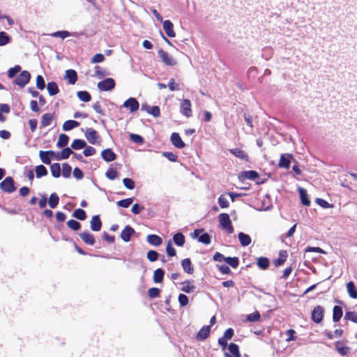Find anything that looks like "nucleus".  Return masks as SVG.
Returning <instances> with one entry per match:
<instances>
[{
  "instance_id": "f257e3e1",
  "label": "nucleus",
  "mask_w": 357,
  "mask_h": 357,
  "mask_svg": "<svg viewBox=\"0 0 357 357\" xmlns=\"http://www.w3.org/2000/svg\"><path fill=\"white\" fill-rule=\"evenodd\" d=\"M218 220L222 229H225L229 234H233L234 231L229 215L227 213H221L218 215Z\"/></svg>"
},
{
  "instance_id": "f03ea898",
  "label": "nucleus",
  "mask_w": 357,
  "mask_h": 357,
  "mask_svg": "<svg viewBox=\"0 0 357 357\" xmlns=\"http://www.w3.org/2000/svg\"><path fill=\"white\" fill-rule=\"evenodd\" d=\"M31 74L28 70H23L15 79L14 83L23 89L30 81Z\"/></svg>"
},
{
  "instance_id": "7ed1b4c3",
  "label": "nucleus",
  "mask_w": 357,
  "mask_h": 357,
  "mask_svg": "<svg viewBox=\"0 0 357 357\" xmlns=\"http://www.w3.org/2000/svg\"><path fill=\"white\" fill-rule=\"evenodd\" d=\"M0 189L7 193L15 191V181L11 176H7L0 183Z\"/></svg>"
},
{
  "instance_id": "20e7f679",
  "label": "nucleus",
  "mask_w": 357,
  "mask_h": 357,
  "mask_svg": "<svg viewBox=\"0 0 357 357\" xmlns=\"http://www.w3.org/2000/svg\"><path fill=\"white\" fill-rule=\"evenodd\" d=\"M203 229H195L193 232V237L198 238L200 243L205 245H209L211 242V236L208 233H204Z\"/></svg>"
},
{
  "instance_id": "39448f33",
  "label": "nucleus",
  "mask_w": 357,
  "mask_h": 357,
  "mask_svg": "<svg viewBox=\"0 0 357 357\" xmlns=\"http://www.w3.org/2000/svg\"><path fill=\"white\" fill-rule=\"evenodd\" d=\"M324 314V307L321 305H317L313 309L312 312L311 319L314 323L319 324L323 320Z\"/></svg>"
},
{
  "instance_id": "423d86ee",
  "label": "nucleus",
  "mask_w": 357,
  "mask_h": 357,
  "mask_svg": "<svg viewBox=\"0 0 357 357\" xmlns=\"http://www.w3.org/2000/svg\"><path fill=\"white\" fill-rule=\"evenodd\" d=\"M97 86L100 91H107L113 89L115 86V82L113 78H106L99 82Z\"/></svg>"
},
{
  "instance_id": "0eeeda50",
  "label": "nucleus",
  "mask_w": 357,
  "mask_h": 357,
  "mask_svg": "<svg viewBox=\"0 0 357 357\" xmlns=\"http://www.w3.org/2000/svg\"><path fill=\"white\" fill-rule=\"evenodd\" d=\"M234 335V330L231 328H227L224 335L218 339V344L221 346L222 350H225L227 347V341L230 340Z\"/></svg>"
},
{
  "instance_id": "6e6552de",
  "label": "nucleus",
  "mask_w": 357,
  "mask_h": 357,
  "mask_svg": "<svg viewBox=\"0 0 357 357\" xmlns=\"http://www.w3.org/2000/svg\"><path fill=\"white\" fill-rule=\"evenodd\" d=\"M158 55L162 59V62L167 66H172L177 63L176 59L171 56L168 52L162 49L158 50Z\"/></svg>"
},
{
  "instance_id": "1a4fd4ad",
  "label": "nucleus",
  "mask_w": 357,
  "mask_h": 357,
  "mask_svg": "<svg viewBox=\"0 0 357 357\" xmlns=\"http://www.w3.org/2000/svg\"><path fill=\"white\" fill-rule=\"evenodd\" d=\"M180 112L188 118L192 116L191 102L190 100H183L180 105Z\"/></svg>"
},
{
  "instance_id": "9d476101",
  "label": "nucleus",
  "mask_w": 357,
  "mask_h": 357,
  "mask_svg": "<svg viewBox=\"0 0 357 357\" xmlns=\"http://www.w3.org/2000/svg\"><path fill=\"white\" fill-rule=\"evenodd\" d=\"M39 156L42 162L46 165L51 164V158L55 157V152L53 151H40L39 152Z\"/></svg>"
},
{
  "instance_id": "9b49d317",
  "label": "nucleus",
  "mask_w": 357,
  "mask_h": 357,
  "mask_svg": "<svg viewBox=\"0 0 357 357\" xmlns=\"http://www.w3.org/2000/svg\"><path fill=\"white\" fill-rule=\"evenodd\" d=\"M163 29L167 34V36L170 38H173L176 36V33L174 30V24L173 23L169 20H166L162 21Z\"/></svg>"
},
{
  "instance_id": "f8f14e48",
  "label": "nucleus",
  "mask_w": 357,
  "mask_h": 357,
  "mask_svg": "<svg viewBox=\"0 0 357 357\" xmlns=\"http://www.w3.org/2000/svg\"><path fill=\"white\" fill-rule=\"evenodd\" d=\"M170 141L172 144L178 149H183L185 146V143L183 142L180 135L178 132H173L171 135Z\"/></svg>"
},
{
  "instance_id": "ddd939ff",
  "label": "nucleus",
  "mask_w": 357,
  "mask_h": 357,
  "mask_svg": "<svg viewBox=\"0 0 357 357\" xmlns=\"http://www.w3.org/2000/svg\"><path fill=\"white\" fill-rule=\"evenodd\" d=\"M211 326H203L196 335V340L203 341L206 340L210 335Z\"/></svg>"
},
{
  "instance_id": "4468645a",
  "label": "nucleus",
  "mask_w": 357,
  "mask_h": 357,
  "mask_svg": "<svg viewBox=\"0 0 357 357\" xmlns=\"http://www.w3.org/2000/svg\"><path fill=\"white\" fill-rule=\"evenodd\" d=\"M85 137L90 144H95L98 137V132L92 128H87L85 132Z\"/></svg>"
},
{
  "instance_id": "2eb2a0df",
  "label": "nucleus",
  "mask_w": 357,
  "mask_h": 357,
  "mask_svg": "<svg viewBox=\"0 0 357 357\" xmlns=\"http://www.w3.org/2000/svg\"><path fill=\"white\" fill-rule=\"evenodd\" d=\"M123 107L129 108L131 112L138 110L139 104L135 98H130L123 103Z\"/></svg>"
},
{
  "instance_id": "dca6fc26",
  "label": "nucleus",
  "mask_w": 357,
  "mask_h": 357,
  "mask_svg": "<svg viewBox=\"0 0 357 357\" xmlns=\"http://www.w3.org/2000/svg\"><path fill=\"white\" fill-rule=\"evenodd\" d=\"M230 354L225 353V357H241L238 346L235 343H230L228 346Z\"/></svg>"
},
{
  "instance_id": "f3484780",
  "label": "nucleus",
  "mask_w": 357,
  "mask_h": 357,
  "mask_svg": "<svg viewBox=\"0 0 357 357\" xmlns=\"http://www.w3.org/2000/svg\"><path fill=\"white\" fill-rule=\"evenodd\" d=\"M229 152L235 157L248 162L249 160V156L246 152L242 149L236 148L229 149Z\"/></svg>"
},
{
  "instance_id": "a211bd4d",
  "label": "nucleus",
  "mask_w": 357,
  "mask_h": 357,
  "mask_svg": "<svg viewBox=\"0 0 357 357\" xmlns=\"http://www.w3.org/2000/svg\"><path fill=\"white\" fill-rule=\"evenodd\" d=\"M81 239L87 245H93L96 243L95 238L93 234L89 231H84L79 234Z\"/></svg>"
},
{
  "instance_id": "6ab92c4d",
  "label": "nucleus",
  "mask_w": 357,
  "mask_h": 357,
  "mask_svg": "<svg viewBox=\"0 0 357 357\" xmlns=\"http://www.w3.org/2000/svg\"><path fill=\"white\" fill-rule=\"evenodd\" d=\"M135 230L132 227H131L130 225H127L121 231V239L125 241L128 242L130 241L131 236L134 234Z\"/></svg>"
},
{
  "instance_id": "aec40b11",
  "label": "nucleus",
  "mask_w": 357,
  "mask_h": 357,
  "mask_svg": "<svg viewBox=\"0 0 357 357\" xmlns=\"http://www.w3.org/2000/svg\"><path fill=\"white\" fill-rule=\"evenodd\" d=\"M292 158L291 154H282L280 155V161L278 163L279 167L289 169L290 167V158Z\"/></svg>"
},
{
  "instance_id": "412c9836",
  "label": "nucleus",
  "mask_w": 357,
  "mask_h": 357,
  "mask_svg": "<svg viewBox=\"0 0 357 357\" xmlns=\"http://www.w3.org/2000/svg\"><path fill=\"white\" fill-rule=\"evenodd\" d=\"M101 156L106 162H112L116 158V155L110 149H106L102 151Z\"/></svg>"
},
{
  "instance_id": "4be33fe9",
  "label": "nucleus",
  "mask_w": 357,
  "mask_h": 357,
  "mask_svg": "<svg viewBox=\"0 0 357 357\" xmlns=\"http://www.w3.org/2000/svg\"><path fill=\"white\" fill-rule=\"evenodd\" d=\"M65 79H68V83L75 84L77 81V74L75 70L69 69L66 71Z\"/></svg>"
},
{
  "instance_id": "5701e85b",
  "label": "nucleus",
  "mask_w": 357,
  "mask_h": 357,
  "mask_svg": "<svg viewBox=\"0 0 357 357\" xmlns=\"http://www.w3.org/2000/svg\"><path fill=\"white\" fill-rule=\"evenodd\" d=\"M91 229L94 231H98L101 229L102 222L99 215H94L91 220Z\"/></svg>"
},
{
  "instance_id": "b1692460",
  "label": "nucleus",
  "mask_w": 357,
  "mask_h": 357,
  "mask_svg": "<svg viewBox=\"0 0 357 357\" xmlns=\"http://www.w3.org/2000/svg\"><path fill=\"white\" fill-rule=\"evenodd\" d=\"M194 281L187 280L181 283V290L185 293L190 294L194 291L195 287L193 285Z\"/></svg>"
},
{
  "instance_id": "393cba45",
  "label": "nucleus",
  "mask_w": 357,
  "mask_h": 357,
  "mask_svg": "<svg viewBox=\"0 0 357 357\" xmlns=\"http://www.w3.org/2000/svg\"><path fill=\"white\" fill-rule=\"evenodd\" d=\"M181 266L183 271L192 275L194 273V268L192 266L191 260L189 258H185L181 261Z\"/></svg>"
},
{
  "instance_id": "a878e982",
  "label": "nucleus",
  "mask_w": 357,
  "mask_h": 357,
  "mask_svg": "<svg viewBox=\"0 0 357 357\" xmlns=\"http://www.w3.org/2000/svg\"><path fill=\"white\" fill-rule=\"evenodd\" d=\"M146 240L149 244L155 246H159L162 243V238L159 236L155 234L148 235Z\"/></svg>"
},
{
  "instance_id": "bb28decb",
  "label": "nucleus",
  "mask_w": 357,
  "mask_h": 357,
  "mask_svg": "<svg viewBox=\"0 0 357 357\" xmlns=\"http://www.w3.org/2000/svg\"><path fill=\"white\" fill-rule=\"evenodd\" d=\"M142 109L154 117H158L160 115V109L158 106L142 105Z\"/></svg>"
},
{
  "instance_id": "cd10ccee",
  "label": "nucleus",
  "mask_w": 357,
  "mask_h": 357,
  "mask_svg": "<svg viewBox=\"0 0 357 357\" xmlns=\"http://www.w3.org/2000/svg\"><path fill=\"white\" fill-rule=\"evenodd\" d=\"M73 153V151L69 147H66V148H63L62 149V151L60 153H59L57 155L55 154V158L56 160L67 159Z\"/></svg>"
},
{
  "instance_id": "c85d7f7f",
  "label": "nucleus",
  "mask_w": 357,
  "mask_h": 357,
  "mask_svg": "<svg viewBox=\"0 0 357 357\" xmlns=\"http://www.w3.org/2000/svg\"><path fill=\"white\" fill-rule=\"evenodd\" d=\"M343 311L340 306L335 305L333 309V321L337 322L342 317Z\"/></svg>"
},
{
  "instance_id": "c756f323",
  "label": "nucleus",
  "mask_w": 357,
  "mask_h": 357,
  "mask_svg": "<svg viewBox=\"0 0 357 357\" xmlns=\"http://www.w3.org/2000/svg\"><path fill=\"white\" fill-rule=\"evenodd\" d=\"M346 287L349 296L354 299L357 298V289L354 282H347Z\"/></svg>"
},
{
  "instance_id": "7c9ffc66",
  "label": "nucleus",
  "mask_w": 357,
  "mask_h": 357,
  "mask_svg": "<svg viewBox=\"0 0 357 357\" xmlns=\"http://www.w3.org/2000/svg\"><path fill=\"white\" fill-rule=\"evenodd\" d=\"M79 126V123L75 120H68L63 124V130L64 131H69L72 129L77 128Z\"/></svg>"
},
{
  "instance_id": "2f4dec72",
  "label": "nucleus",
  "mask_w": 357,
  "mask_h": 357,
  "mask_svg": "<svg viewBox=\"0 0 357 357\" xmlns=\"http://www.w3.org/2000/svg\"><path fill=\"white\" fill-rule=\"evenodd\" d=\"M257 265L261 270H266L270 265L269 259L267 257H260L257 259Z\"/></svg>"
},
{
  "instance_id": "473e14b6",
  "label": "nucleus",
  "mask_w": 357,
  "mask_h": 357,
  "mask_svg": "<svg viewBox=\"0 0 357 357\" xmlns=\"http://www.w3.org/2000/svg\"><path fill=\"white\" fill-rule=\"evenodd\" d=\"M238 239L241 245L243 247L249 245L252 241L250 236L243 232H240L238 234Z\"/></svg>"
},
{
  "instance_id": "72a5a7b5",
  "label": "nucleus",
  "mask_w": 357,
  "mask_h": 357,
  "mask_svg": "<svg viewBox=\"0 0 357 357\" xmlns=\"http://www.w3.org/2000/svg\"><path fill=\"white\" fill-rule=\"evenodd\" d=\"M335 349L337 351V352L341 356L347 355L349 353V349H350L349 347L343 346V343L340 341H337L335 342Z\"/></svg>"
},
{
  "instance_id": "f704fd0d",
  "label": "nucleus",
  "mask_w": 357,
  "mask_h": 357,
  "mask_svg": "<svg viewBox=\"0 0 357 357\" xmlns=\"http://www.w3.org/2000/svg\"><path fill=\"white\" fill-rule=\"evenodd\" d=\"M173 241L176 245L182 247L185 244V238L182 233L178 232L173 236Z\"/></svg>"
},
{
  "instance_id": "c9c22d12",
  "label": "nucleus",
  "mask_w": 357,
  "mask_h": 357,
  "mask_svg": "<svg viewBox=\"0 0 357 357\" xmlns=\"http://www.w3.org/2000/svg\"><path fill=\"white\" fill-rule=\"evenodd\" d=\"M54 119L53 114L47 113L42 116L41 117V126L42 127H46L50 125L52 121Z\"/></svg>"
},
{
  "instance_id": "e433bc0d",
  "label": "nucleus",
  "mask_w": 357,
  "mask_h": 357,
  "mask_svg": "<svg viewBox=\"0 0 357 357\" xmlns=\"http://www.w3.org/2000/svg\"><path fill=\"white\" fill-rule=\"evenodd\" d=\"M165 271L162 268L156 269L153 273V280L155 283H160L163 280Z\"/></svg>"
},
{
  "instance_id": "4c0bfd02",
  "label": "nucleus",
  "mask_w": 357,
  "mask_h": 357,
  "mask_svg": "<svg viewBox=\"0 0 357 357\" xmlns=\"http://www.w3.org/2000/svg\"><path fill=\"white\" fill-rule=\"evenodd\" d=\"M86 146V143L84 139H74L71 144L72 149L75 150H79Z\"/></svg>"
},
{
  "instance_id": "58836bf2",
  "label": "nucleus",
  "mask_w": 357,
  "mask_h": 357,
  "mask_svg": "<svg viewBox=\"0 0 357 357\" xmlns=\"http://www.w3.org/2000/svg\"><path fill=\"white\" fill-rule=\"evenodd\" d=\"M47 89L50 96H54L59 92L57 84L54 82H49L47 85Z\"/></svg>"
},
{
  "instance_id": "ea45409f",
  "label": "nucleus",
  "mask_w": 357,
  "mask_h": 357,
  "mask_svg": "<svg viewBox=\"0 0 357 357\" xmlns=\"http://www.w3.org/2000/svg\"><path fill=\"white\" fill-rule=\"evenodd\" d=\"M94 76L97 77L99 79L103 78L106 75H109V73L106 69L102 68L99 66H96L94 68Z\"/></svg>"
},
{
  "instance_id": "a19ab883",
  "label": "nucleus",
  "mask_w": 357,
  "mask_h": 357,
  "mask_svg": "<svg viewBox=\"0 0 357 357\" xmlns=\"http://www.w3.org/2000/svg\"><path fill=\"white\" fill-rule=\"evenodd\" d=\"M287 254L286 251H280L279 253L278 258L274 261V265L279 266L282 265L287 260Z\"/></svg>"
},
{
  "instance_id": "79ce46f5",
  "label": "nucleus",
  "mask_w": 357,
  "mask_h": 357,
  "mask_svg": "<svg viewBox=\"0 0 357 357\" xmlns=\"http://www.w3.org/2000/svg\"><path fill=\"white\" fill-rule=\"evenodd\" d=\"M50 171L52 173V175L55 177L58 178L61 176V166L59 163H53L50 166Z\"/></svg>"
},
{
  "instance_id": "37998d69",
  "label": "nucleus",
  "mask_w": 357,
  "mask_h": 357,
  "mask_svg": "<svg viewBox=\"0 0 357 357\" xmlns=\"http://www.w3.org/2000/svg\"><path fill=\"white\" fill-rule=\"evenodd\" d=\"M299 193L302 204L305 206H310V200L308 198L306 190L303 188H300Z\"/></svg>"
},
{
  "instance_id": "c03bdc74",
  "label": "nucleus",
  "mask_w": 357,
  "mask_h": 357,
  "mask_svg": "<svg viewBox=\"0 0 357 357\" xmlns=\"http://www.w3.org/2000/svg\"><path fill=\"white\" fill-rule=\"evenodd\" d=\"M59 202V197L55 193H52L49 198V205L52 208H54L57 206Z\"/></svg>"
},
{
  "instance_id": "a18cd8bd",
  "label": "nucleus",
  "mask_w": 357,
  "mask_h": 357,
  "mask_svg": "<svg viewBox=\"0 0 357 357\" xmlns=\"http://www.w3.org/2000/svg\"><path fill=\"white\" fill-rule=\"evenodd\" d=\"M77 96L80 100L85 102H89L91 99L90 93L86 91H78Z\"/></svg>"
},
{
  "instance_id": "49530a36",
  "label": "nucleus",
  "mask_w": 357,
  "mask_h": 357,
  "mask_svg": "<svg viewBox=\"0 0 357 357\" xmlns=\"http://www.w3.org/2000/svg\"><path fill=\"white\" fill-rule=\"evenodd\" d=\"M69 141V137L66 134H61L59 137L58 142L56 143L57 146L59 147H64L66 146Z\"/></svg>"
},
{
  "instance_id": "de8ad7c7",
  "label": "nucleus",
  "mask_w": 357,
  "mask_h": 357,
  "mask_svg": "<svg viewBox=\"0 0 357 357\" xmlns=\"http://www.w3.org/2000/svg\"><path fill=\"white\" fill-rule=\"evenodd\" d=\"M225 261L234 268H236L239 265V259L237 257H227Z\"/></svg>"
},
{
  "instance_id": "09e8293b",
  "label": "nucleus",
  "mask_w": 357,
  "mask_h": 357,
  "mask_svg": "<svg viewBox=\"0 0 357 357\" xmlns=\"http://www.w3.org/2000/svg\"><path fill=\"white\" fill-rule=\"evenodd\" d=\"M46 175H47V170L44 165H40L36 167V176L37 178H40Z\"/></svg>"
},
{
  "instance_id": "8fccbe9b",
  "label": "nucleus",
  "mask_w": 357,
  "mask_h": 357,
  "mask_svg": "<svg viewBox=\"0 0 357 357\" xmlns=\"http://www.w3.org/2000/svg\"><path fill=\"white\" fill-rule=\"evenodd\" d=\"M73 217L79 220H84L86 218V214L84 210L82 208H77L74 211Z\"/></svg>"
},
{
  "instance_id": "3c124183",
  "label": "nucleus",
  "mask_w": 357,
  "mask_h": 357,
  "mask_svg": "<svg viewBox=\"0 0 357 357\" xmlns=\"http://www.w3.org/2000/svg\"><path fill=\"white\" fill-rule=\"evenodd\" d=\"M105 176L109 180H114L118 177V172L115 169L109 167L106 172Z\"/></svg>"
},
{
  "instance_id": "603ef678",
  "label": "nucleus",
  "mask_w": 357,
  "mask_h": 357,
  "mask_svg": "<svg viewBox=\"0 0 357 357\" xmlns=\"http://www.w3.org/2000/svg\"><path fill=\"white\" fill-rule=\"evenodd\" d=\"M72 172L71 166L68 163H63L62 165V175L65 178H69Z\"/></svg>"
},
{
  "instance_id": "864d4df0",
  "label": "nucleus",
  "mask_w": 357,
  "mask_h": 357,
  "mask_svg": "<svg viewBox=\"0 0 357 357\" xmlns=\"http://www.w3.org/2000/svg\"><path fill=\"white\" fill-rule=\"evenodd\" d=\"M67 225L69 228H70L73 231H77L80 229L81 225L80 223L75 220H70L67 222Z\"/></svg>"
},
{
  "instance_id": "5fc2aeb1",
  "label": "nucleus",
  "mask_w": 357,
  "mask_h": 357,
  "mask_svg": "<svg viewBox=\"0 0 357 357\" xmlns=\"http://www.w3.org/2000/svg\"><path fill=\"white\" fill-rule=\"evenodd\" d=\"M218 204L222 208H228L229 206V203L225 195L222 194L218 197Z\"/></svg>"
},
{
  "instance_id": "6e6d98bb",
  "label": "nucleus",
  "mask_w": 357,
  "mask_h": 357,
  "mask_svg": "<svg viewBox=\"0 0 357 357\" xmlns=\"http://www.w3.org/2000/svg\"><path fill=\"white\" fill-rule=\"evenodd\" d=\"M148 295L151 298L159 297L160 295V289L157 287L150 288L148 291Z\"/></svg>"
},
{
  "instance_id": "4d7b16f0",
  "label": "nucleus",
  "mask_w": 357,
  "mask_h": 357,
  "mask_svg": "<svg viewBox=\"0 0 357 357\" xmlns=\"http://www.w3.org/2000/svg\"><path fill=\"white\" fill-rule=\"evenodd\" d=\"M344 319L357 323V314L355 312H347L344 315Z\"/></svg>"
},
{
  "instance_id": "13d9d810",
  "label": "nucleus",
  "mask_w": 357,
  "mask_h": 357,
  "mask_svg": "<svg viewBox=\"0 0 357 357\" xmlns=\"http://www.w3.org/2000/svg\"><path fill=\"white\" fill-rule=\"evenodd\" d=\"M166 252L168 256L169 257H174L176 255V250L172 246V243L171 240H169L167 242V246H166Z\"/></svg>"
},
{
  "instance_id": "bf43d9fd",
  "label": "nucleus",
  "mask_w": 357,
  "mask_h": 357,
  "mask_svg": "<svg viewBox=\"0 0 357 357\" xmlns=\"http://www.w3.org/2000/svg\"><path fill=\"white\" fill-rule=\"evenodd\" d=\"M132 198H127L117 202L116 204L120 207L128 208L132 203Z\"/></svg>"
},
{
  "instance_id": "052dcab7",
  "label": "nucleus",
  "mask_w": 357,
  "mask_h": 357,
  "mask_svg": "<svg viewBox=\"0 0 357 357\" xmlns=\"http://www.w3.org/2000/svg\"><path fill=\"white\" fill-rule=\"evenodd\" d=\"M50 36L52 37H59V38L64 39V38L70 36V33L68 31H59L52 33V34H50Z\"/></svg>"
},
{
  "instance_id": "680f3d73",
  "label": "nucleus",
  "mask_w": 357,
  "mask_h": 357,
  "mask_svg": "<svg viewBox=\"0 0 357 357\" xmlns=\"http://www.w3.org/2000/svg\"><path fill=\"white\" fill-rule=\"evenodd\" d=\"M259 175L257 172L254 170H250L245 172V177L250 180H255L259 178Z\"/></svg>"
},
{
  "instance_id": "e2e57ef3",
  "label": "nucleus",
  "mask_w": 357,
  "mask_h": 357,
  "mask_svg": "<svg viewBox=\"0 0 357 357\" xmlns=\"http://www.w3.org/2000/svg\"><path fill=\"white\" fill-rule=\"evenodd\" d=\"M36 87L40 90H43L45 87V82L42 75H38L36 77Z\"/></svg>"
},
{
  "instance_id": "0e129e2a",
  "label": "nucleus",
  "mask_w": 357,
  "mask_h": 357,
  "mask_svg": "<svg viewBox=\"0 0 357 357\" xmlns=\"http://www.w3.org/2000/svg\"><path fill=\"white\" fill-rule=\"evenodd\" d=\"M10 38L8 36V34L4 31L0 32V46H3L8 44Z\"/></svg>"
},
{
  "instance_id": "69168bd1",
  "label": "nucleus",
  "mask_w": 357,
  "mask_h": 357,
  "mask_svg": "<svg viewBox=\"0 0 357 357\" xmlns=\"http://www.w3.org/2000/svg\"><path fill=\"white\" fill-rule=\"evenodd\" d=\"M217 268L219 271L222 274H231L232 272L230 268L226 264H217Z\"/></svg>"
},
{
  "instance_id": "338daca9",
  "label": "nucleus",
  "mask_w": 357,
  "mask_h": 357,
  "mask_svg": "<svg viewBox=\"0 0 357 357\" xmlns=\"http://www.w3.org/2000/svg\"><path fill=\"white\" fill-rule=\"evenodd\" d=\"M123 183L124 186L128 190H132L135 188V182L129 178H125L123 179Z\"/></svg>"
},
{
  "instance_id": "774afa93",
  "label": "nucleus",
  "mask_w": 357,
  "mask_h": 357,
  "mask_svg": "<svg viewBox=\"0 0 357 357\" xmlns=\"http://www.w3.org/2000/svg\"><path fill=\"white\" fill-rule=\"evenodd\" d=\"M158 253L155 250H149L147 252V259L151 262L155 261L158 259Z\"/></svg>"
}]
</instances>
